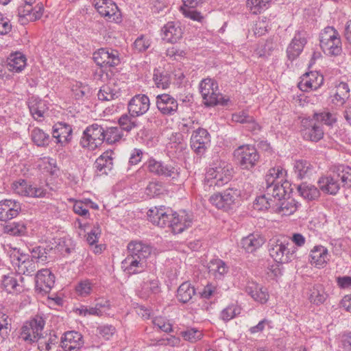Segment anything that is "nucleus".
<instances>
[{
    "label": "nucleus",
    "mask_w": 351,
    "mask_h": 351,
    "mask_svg": "<svg viewBox=\"0 0 351 351\" xmlns=\"http://www.w3.org/2000/svg\"><path fill=\"white\" fill-rule=\"evenodd\" d=\"M147 217L156 226L169 227L174 234L182 232L192 224L191 216L185 210L178 213L163 206L151 208L147 212Z\"/></svg>",
    "instance_id": "1"
},
{
    "label": "nucleus",
    "mask_w": 351,
    "mask_h": 351,
    "mask_svg": "<svg viewBox=\"0 0 351 351\" xmlns=\"http://www.w3.org/2000/svg\"><path fill=\"white\" fill-rule=\"evenodd\" d=\"M233 175L232 165L224 160H217L213 163L205 175V183L209 186L221 187L228 183Z\"/></svg>",
    "instance_id": "2"
},
{
    "label": "nucleus",
    "mask_w": 351,
    "mask_h": 351,
    "mask_svg": "<svg viewBox=\"0 0 351 351\" xmlns=\"http://www.w3.org/2000/svg\"><path fill=\"white\" fill-rule=\"evenodd\" d=\"M320 47L328 56H337L342 51L340 36L333 27H325L319 34Z\"/></svg>",
    "instance_id": "3"
},
{
    "label": "nucleus",
    "mask_w": 351,
    "mask_h": 351,
    "mask_svg": "<svg viewBox=\"0 0 351 351\" xmlns=\"http://www.w3.org/2000/svg\"><path fill=\"white\" fill-rule=\"evenodd\" d=\"M241 194L240 189L228 188L221 193L212 195L209 202L218 209L228 211L238 206Z\"/></svg>",
    "instance_id": "4"
},
{
    "label": "nucleus",
    "mask_w": 351,
    "mask_h": 351,
    "mask_svg": "<svg viewBox=\"0 0 351 351\" xmlns=\"http://www.w3.org/2000/svg\"><path fill=\"white\" fill-rule=\"evenodd\" d=\"M45 324L43 317L36 315L23 324L19 336V339L27 345L37 342L42 336Z\"/></svg>",
    "instance_id": "5"
},
{
    "label": "nucleus",
    "mask_w": 351,
    "mask_h": 351,
    "mask_svg": "<svg viewBox=\"0 0 351 351\" xmlns=\"http://www.w3.org/2000/svg\"><path fill=\"white\" fill-rule=\"evenodd\" d=\"M269 252L276 262L287 263L295 257L297 247L292 245L288 239H280L270 243Z\"/></svg>",
    "instance_id": "6"
},
{
    "label": "nucleus",
    "mask_w": 351,
    "mask_h": 351,
    "mask_svg": "<svg viewBox=\"0 0 351 351\" xmlns=\"http://www.w3.org/2000/svg\"><path fill=\"white\" fill-rule=\"evenodd\" d=\"M234 156L243 169L254 168L259 160L260 156L254 146L242 145L234 151Z\"/></svg>",
    "instance_id": "7"
},
{
    "label": "nucleus",
    "mask_w": 351,
    "mask_h": 351,
    "mask_svg": "<svg viewBox=\"0 0 351 351\" xmlns=\"http://www.w3.org/2000/svg\"><path fill=\"white\" fill-rule=\"evenodd\" d=\"M104 125L93 123L88 126L80 140L81 145L90 150H95L104 142Z\"/></svg>",
    "instance_id": "8"
},
{
    "label": "nucleus",
    "mask_w": 351,
    "mask_h": 351,
    "mask_svg": "<svg viewBox=\"0 0 351 351\" xmlns=\"http://www.w3.org/2000/svg\"><path fill=\"white\" fill-rule=\"evenodd\" d=\"M145 167L152 173L160 176L177 179L180 175V168L173 164H165L161 160H157L150 157L144 164Z\"/></svg>",
    "instance_id": "9"
},
{
    "label": "nucleus",
    "mask_w": 351,
    "mask_h": 351,
    "mask_svg": "<svg viewBox=\"0 0 351 351\" xmlns=\"http://www.w3.org/2000/svg\"><path fill=\"white\" fill-rule=\"evenodd\" d=\"M199 88L204 104L208 106L217 105L222 98L217 82L211 78L202 80Z\"/></svg>",
    "instance_id": "10"
},
{
    "label": "nucleus",
    "mask_w": 351,
    "mask_h": 351,
    "mask_svg": "<svg viewBox=\"0 0 351 351\" xmlns=\"http://www.w3.org/2000/svg\"><path fill=\"white\" fill-rule=\"evenodd\" d=\"M11 260L16 273L21 276L32 275L38 267L35 261L31 259L29 254L21 253L19 250L14 249Z\"/></svg>",
    "instance_id": "11"
},
{
    "label": "nucleus",
    "mask_w": 351,
    "mask_h": 351,
    "mask_svg": "<svg viewBox=\"0 0 351 351\" xmlns=\"http://www.w3.org/2000/svg\"><path fill=\"white\" fill-rule=\"evenodd\" d=\"M93 4L99 14L110 22L121 21L118 6L112 0H93Z\"/></svg>",
    "instance_id": "12"
},
{
    "label": "nucleus",
    "mask_w": 351,
    "mask_h": 351,
    "mask_svg": "<svg viewBox=\"0 0 351 351\" xmlns=\"http://www.w3.org/2000/svg\"><path fill=\"white\" fill-rule=\"evenodd\" d=\"M95 63L101 66H115L121 62L119 52L112 48H100L93 53Z\"/></svg>",
    "instance_id": "13"
},
{
    "label": "nucleus",
    "mask_w": 351,
    "mask_h": 351,
    "mask_svg": "<svg viewBox=\"0 0 351 351\" xmlns=\"http://www.w3.org/2000/svg\"><path fill=\"white\" fill-rule=\"evenodd\" d=\"M191 147L198 154H203L210 145V136L208 132L202 128L193 130L191 136Z\"/></svg>",
    "instance_id": "14"
},
{
    "label": "nucleus",
    "mask_w": 351,
    "mask_h": 351,
    "mask_svg": "<svg viewBox=\"0 0 351 351\" xmlns=\"http://www.w3.org/2000/svg\"><path fill=\"white\" fill-rule=\"evenodd\" d=\"M12 189L14 193L24 197H43L46 194V190L43 188L34 186L23 179L14 182Z\"/></svg>",
    "instance_id": "15"
},
{
    "label": "nucleus",
    "mask_w": 351,
    "mask_h": 351,
    "mask_svg": "<svg viewBox=\"0 0 351 351\" xmlns=\"http://www.w3.org/2000/svg\"><path fill=\"white\" fill-rule=\"evenodd\" d=\"M156 105L158 111L164 116H173L178 110V102L172 95L163 93L156 97Z\"/></svg>",
    "instance_id": "16"
},
{
    "label": "nucleus",
    "mask_w": 351,
    "mask_h": 351,
    "mask_svg": "<svg viewBox=\"0 0 351 351\" xmlns=\"http://www.w3.org/2000/svg\"><path fill=\"white\" fill-rule=\"evenodd\" d=\"M150 100L147 95L137 94L128 102V109L133 117H140L145 114L149 109Z\"/></svg>",
    "instance_id": "17"
},
{
    "label": "nucleus",
    "mask_w": 351,
    "mask_h": 351,
    "mask_svg": "<svg viewBox=\"0 0 351 351\" xmlns=\"http://www.w3.org/2000/svg\"><path fill=\"white\" fill-rule=\"evenodd\" d=\"M60 343L64 351H80L84 346V341L81 333L71 330L62 335Z\"/></svg>",
    "instance_id": "18"
},
{
    "label": "nucleus",
    "mask_w": 351,
    "mask_h": 351,
    "mask_svg": "<svg viewBox=\"0 0 351 351\" xmlns=\"http://www.w3.org/2000/svg\"><path fill=\"white\" fill-rule=\"evenodd\" d=\"M324 83V77L317 71H311L302 75L298 88L303 92L316 90Z\"/></svg>",
    "instance_id": "19"
},
{
    "label": "nucleus",
    "mask_w": 351,
    "mask_h": 351,
    "mask_svg": "<svg viewBox=\"0 0 351 351\" xmlns=\"http://www.w3.org/2000/svg\"><path fill=\"white\" fill-rule=\"evenodd\" d=\"M52 135L56 139V143L64 147L69 143L72 139V126L65 122H58L53 126Z\"/></svg>",
    "instance_id": "20"
},
{
    "label": "nucleus",
    "mask_w": 351,
    "mask_h": 351,
    "mask_svg": "<svg viewBox=\"0 0 351 351\" xmlns=\"http://www.w3.org/2000/svg\"><path fill=\"white\" fill-rule=\"evenodd\" d=\"M266 184L265 192L275 203L280 202L291 192V184L288 181H284L283 183L271 182Z\"/></svg>",
    "instance_id": "21"
},
{
    "label": "nucleus",
    "mask_w": 351,
    "mask_h": 351,
    "mask_svg": "<svg viewBox=\"0 0 351 351\" xmlns=\"http://www.w3.org/2000/svg\"><path fill=\"white\" fill-rule=\"evenodd\" d=\"M302 134L305 140L317 142L324 136V131L320 123L314 120H303Z\"/></svg>",
    "instance_id": "22"
},
{
    "label": "nucleus",
    "mask_w": 351,
    "mask_h": 351,
    "mask_svg": "<svg viewBox=\"0 0 351 351\" xmlns=\"http://www.w3.org/2000/svg\"><path fill=\"white\" fill-rule=\"evenodd\" d=\"M182 35L183 29L178 22H168L161 29L160 36L162 39L169 43L178 42L182 38Z\"/></svg>",
    "instance_id": "23"
},
{
    "label": "nucleus",
    "mask_w": 351,
    "mask_h": 351,
    "mask_svg": "<svg viewBox=\"0 0 351 351\" xmlns=\"http://www.w3.org/2000/svg\"><path fill=\"white\" fill-rule=\"evenodd\" d=\"M328 249L321 245H315L309 252V263L316 268H324L330 260Z\"/></svg>",
    "instance_id": "24"
},
{
    "label": "nucleus",
    "mask_w": 351,
    "mask_h": 351,
    "mask_svg": "<svg viewBox=\"0 0 351 351\" xmlns=\"http://www.w3.org/2000/svg\"><path fill=\"white\" fill-rule=\"evenodd\" d=\"M306 42V32L303 31L295 32L287 49L288 58L290 60H293L298 58L303 51Z\"/></svg>",
    "instance_id": "25"
},
{
    "label": "nucleus",
    "mask_w": 351,
    "mask_h": 351,
    "mask_svg": "<svg viewBox=\"0 0 351 351\" xmlns=\"http://www.w3.org/2000/svg\"><path fill=\"white\" fill-rule=\"evenodd\" d=\"M245 291L255 302L265 304L269 298L267 289L254 281L247 282Z\"/></svg>",
    "instance_id": "26"
},
{
    "label": "nucleus",
    "mask_w": 351,
    "mask_h": 351,
    "mask_svg": "<svg viewBox=\"0 0 351 351\" xmlns=\"http://www.w3.org/2000/svg\"><path fill=\"white\" fill-rule=\"evenodd\" d=\"M55 284V276L49 269L38 271L36 276V287L40 292H49Z\"/></svg>",
    "instance_id": "27"
},
{
    "label": "nucleus",
    "mask_w": 351,
    "mask_h": 351,
    "mask_svg": "<svg viewBox=\"0 0 351 351\" xmlns=\"http://www.w3.org/2000/svg\"><path fill=\"white\" fill-rule=\"evenodd\" d=\"M28 107L32 117L38 121L44 120L49 108L48 104L45 100L35 96L29 99Z\"/></svg>",
    "instance_id": "28"
},
{
    "label": "nucleus",
    "mask_w": 351,
    "mask_h": 351,
    "mask_svg": "<svg viewBox=\"0 0 351 351\" xmlns=\"http://www.w3.org/2000/svg\"><path fill=\"white\" fill-rule=\"evenodd\" d=\"M21 210L19 202L12 199L0 201V221H7L16 217Z\"/></svg>",
    "instance_id": "29"
},
{
    "label": "nucleus",
    "mask_w": 351,
    "mask_h": 351,
    "mask_svg": "<svg viewBox=\"0 0 351 351\" xmlns=\"http://www.w3.org/2000/svg\"><path fill=\"white\" fill-rule=\"evenodd\" d=\"M114 153L107 150L100 155L95 162L96 172L99 176L107 175L112 169Z\"/></svg>",
    "instance_id": "30"
},
{
    "label": "nucleus",
    "mask_w": 351,
    "mask_h": 351,
    "mask_svg": "<svg viewBox=\"0 0 351 351\" xmlns=\"http://www.w3.org/2000/svg\"><path fill=\"white\" fill-rule=\"evenodd\" d=\"M121 266L126 274L133 275L141 273L146 269L147 261L137 259V258L128 255L122 261Z\"/></svg>",
    "instance_id": "31"
},
{
    "label": "nucleus",
    "mask_w": 351,
    "mask_h": 351,
    "mask_svg": "<svg viewBox=\"0 0 351 351\" xmlns=\"http://www.w3.org/2000/svg\"><path fill=\"white\" fill-rule=\"evenodd\" d=\"M152 252V248L149 245L142 241H132L128 245V255L147 261Z\"/></svg>",
    "instance_id": "32"
},
{
    "label": "nucleus",
    "mask_w": 351,
    "mask_h": 351,
    "mask_svg": "<svg viewBox=\"0 0 351 351\" xmlns=\"http://www.w3.org/2000/svg\"><path fill=\"white\" fill-rule=\"evenodd\" d=\"M23 278L21 275H5L1 281L2 287L10 293H18L23 291Z\"/></svg>",
    "instance_id": "33"
},
{
    "label": "nucleus",
    "mask_w": 351,
    "mask_h": 351,
    "mask_svg": "<svg viewBox=\"0 0 351 351\" xmlns=\"http://www.w3.org/2000/svg\"><path fill=\"white\" fill-rule=\"evenodd\" d=\"M161 291L160 283L156 277H148L144 279L139 290V296L147 299L152 295H157Z\"/></svg>",
    "instance_id": "34"
},
{
    "label": "nucleus",
    "mask_w": 351,
    "mask_h": 351,
    "mask_svg": "<svg viewBox=\"0 0 351 351\" xmlns=\"http://www.w3.org/2000/svg\"><path fill=\"white\" fill-rule=\"evenodd\" d=\"M171 74L165 69L159 67L154 69L152 80L157 88L167 90L171 84Z\"/></svg>",
    "instance_id": "35"
},
{
    "label": "nucleus",
    "mask_w": 351,
    "mask_h": 351,
    "mask_svg": "<svg viewBox=\"0 0 351 351\" xmlns=\"http://www.w3.org/2000/svg\"><path fill=\"white\" fill-rule=\"evenodd\" d=\"M182 3L180 10L185 17L195 21H201L203 19L201 13L195 9L202 3V0H182Z\"/></svg>",
    "instance_id": "36"
},
{
    "label": "nucleus",
    "mask_w": 351,
    "mask_h": 351,
    "mask_svg": "<svg viewBox=\"0 0 351 351\" xmlns=\"http://www.w3.org/2000/svg\"><path fill=\"white\" fill-rule=\"evenodd\" d=\"M263 237L258 233L250 234L241 241V247L247 253H252L260 248L265 243Z\"/></svg>",
    "instance_id": "37"
},
{
    "label": "nucleus",
    "mask_w": 351,
    "mask_h": 351,
    "mask_svg": "<svg viewBox=\"0 0 351 351\" xmlns=\"http://www.w3.org/2000/svg\"><path fill=\"white\" fill-rule=\"evenodd\" d=\"M207 267L209 274L215 280H223L228 271L226 263L219 258L211 259Z\"/></svg>",
    "instance_id": "38"
},
{
    "label": "nucleus",
    "mask_w": 351,
    "mask_h": 351,
    "mask_svg": "<svg viewBox=\"0 0 351 351\" xmlns=\"http://www.w3.org/2000/svg\"><path fill=\"white\" fill-rule=\"evenodd\" d=\"M8 68L12 72L19 73L22 71L27 65V59L24 54L16 51L12 53L8 58Z\"/></svg>",
    "instance_id": "39"
},
{
    "label": "nucleus",
    "mask_w": 351,
    "mask_h": 351,
    "mask_svg": "<svg viewBox=\"0 0 351 351\" xmlns=\"http://www.w3.org/2000/svg\"><path fill=\"white\" fill-rule=\"evenodd\" d=\"M298 209L297 203L294 199H287L276 203L274 212L282 216H289Z\"/></svg>",
    "instance_id": "40"
},
{
    "label": "nucleus",
    "mask_w": 351,
    "mask_h": 351,
    "mask_svg": "<svg viewBox=\"0 0 351 351\" xmlns=\"http://www.w3.org/2000/svg\"><path fill=\"white\" fill-rule=\"evenodd\" d=\"M318 185L323 192L330 195L337 194L340 189L338 181L330 176H324L319 178Z\"/></svg>",
    "instance_id": "41"
},
{
    "label": "nucleus",
    "mask_w": 351,
    "mask_h": 351,
    "mask_svg": "<svg viewBox=\"0 0 351 351\" xmlns=\"http://www.w3.org/2000/svg\"><path fill=\"white\" fill-rule=\"evenodd\" d=\"M350 97V88L347 83L340 82L335 87L332 101L337 106H342Z\"/></svg>",
    "instance_id": "42"
},
{
    "label": "nucleus",
    "mask_w": 351,
    "mask_h": 351,
    "mask_svg": "<svg viewBox=\"0 0 351 351\" xmlns=\"http://www.w3.org/2000/svg\"><path fill=\"white\" fill-rule=\"evenodd\" d=\"M195 294L194 287L189 282L182 283L177 290V299L182 303L189 302Z\"/></svg>",
    "instance_id": "43"
},
{
    "label": "nucleus",
    "mask_w": 351,
    "mask_h": 351,
    "mask_svg": "<svg viewBox=\"0 0 351 351\" xmlns=\"http://www.w3.org/2000/svg\"><path fill=\"white\" fill-rule=\"evenodd\" d=\"M327 298V293L321 285L313 286L308 291L309 301L315 305L323 304Z\"/></svg>",
    "instance_id": "44"
},
{
    "label": "nucleus",
    "mask_w": 351,
    "mask_h": 351,
    "mask_svg": "<svg viewBox=\"0 0 351 351\" xmlns=\"http://www.w3.org/2000/svg\"><path fill=\"white\" fill-rule=\"evenodd\" d=\"M44 8L42 3H38L34 8L28 7V10L19 9V14L21 17L27 20L34 21L40 19L43 14Z\"/></svg>",
    "instance_id": "45"
},
{
    "label": "nucleus",
    "mask_w": 351,
    "mask_h": 351,
    "mask_svg": "<svg viewBox=\"0 0 351 351\" xmlns=\"http://www.w3.org/2000/svg\"><path fill=\"white\" fill-rule=\"evenodd\" d=\"M333 172L341 180L343 186H351V168L344 165H338L334 167Z\"/></svg>",
    "instance_id": "46"
},
{
    "label": "nucleus",
    "mask_w": 351,
    "mask_h": 351,
    "mask_svg": "<svg viewBox=\"0 0 351 351\" xmlns=\"http://www.w3.org/2000/svg\"><path fill=\"white\" fill-rule=\"evenodd\" d=\"M287 175L286 170L281 166H277L271 168L268 173L266 175L265 181L266 182H280L283 183L285 180Z\"/></svg>",
    "instance_id": "47"
},
{
    "label": "nucleus",
    "mask_w": 351,
    "mask_h": 351,
    "mask_svg": "<svg viewBox=\"0 0 351 351\" xmlns=\"http://www.w3.org/2000/svg\"><path fill=\"white\" fill-rule=\"evenodd\" d=\"M298 192L302 197L308 200L316 199L319 195V190L313 185L302 183L298 186Z\"/></svg>",
    "instance_id": "48"
},
{
    "label": "nucleus",
    "mask_w": 351,
    "mask_h": 351,
    "mask_svg": "<svg viewBox=\"0 0 351 351\" xmlns=\"http://www.w3.org/2000/svg\"><path fill=\"white\" fill-rule=\"evenodd\" d=\"M4 232L13 236H22L27 232V226L23 221H14L4 226Z\"/></svg>",
    "instance_id": "49"
},
{
    "label": "nucleus",
    "mask_w": 351,
    "mask_h": 351,
    "mask_svg": "<svg viewBox=\"0 0 351 351\" xmlns=\"http://www.w3.org/2000/svg\"><path fill=\"white\" fill-rule=\"evenodd\" d=\"M275 204L276 203L273 201V199L269 197L265 191L263 195L256 198L254 206L255 209L258 210H265L270 208L271 211L274 212Z\"/></svg>",
    "instance_id": "50"
},
{
    "label": "nucleus",
    "mask_w": 351,
    "mask_h": 351,
    "mask_svg": "<svg viewBox=\"0 0 351 351\" xmlns=\"http://www.w3.org/2000/svg\"><path fill=\"white\" fill-rule=\"evenodd\" d=\"M31 136L33 142L38 146L45 147L49 145V135L38 128L32 130Z\"/></svg>",
    "instance_id": "51"
},
{
    "label": "nucleus",
    "mask_w": 351,
    "mask_h": 351,
    "mask_svg": "<svg viewBox=\"0 0 351 351\" xmlns=\"http://www.w3.org/2000/svg\"><path fill=\"white\" fill-rule=\"evenodd\" d=\"M311 165L306 160H298L295 162L293 169L297 176L302 179L311 172Z\"/></svg>",
    "instance_id": "52"
},
{
    "label": "nucleus",
    "mask_w": 351,
    "mask_h": 351,
    "mask_svg": "<svg viewBox=\"0 0 351 351\" xmlns=\"http://www.w3.org/2000/svg\"><path fill=\"white\" fill-rule=\"evenodd\" d=\"M104 141L108 144H112L119 141L122 138V133L118 127H104Z\"/></svg>",
    "instance_id": "53"
},
{
    "label": "nucleus",
    "mask_w": 351,
    "mask_h": 351,
    "mask_svg": "<svg viewBox=\"0 0 351 351\" xmlns=\"http://www.w3.org/2000/svg\"><path fill=\"white\" fill-rule=\"evenodd\" d=\"M28 251L30 253V258L35 261V263H38L39 261L44 262L47 258V252L44 247L36 245V244H30L27 246Z\"/></svg>",
    "instance_id": "54"
},
{
    "label": "nucleus",
    "mask_w": 351,
    "mask_h": 351,
    "mask_svg": "<svg viewBox=\"0 0 351 351\" xmlns=\"http://www.w3.org/2000/svg\"><path fill=\"white\" fill-rule=\"evenodd\" d=\"M151 45L152 40L149 36L141 35L133 43L132 49L135 53H142L148 49Z\"/></svg>",
    "instance_id": "55"
},
{
    "label": "nucleus",
    "mask_w": 351,
    "mask_h": 351,
    "mask_svg": "<svg viewBox=\"0 0 351 351\" xmlns=\"http://www.w3.org/2000/svg\"><path fill=\"white\" fill-rule=\"evenodd\" d=\"M71 91L75 99H81L90 94V87L80 82H75L71 86Z\"/></svg>",
    "instance_id": "56"
},
{
    "label": "nucleus",
    "mask_w": 351,
    "mask_h": 351,
    "mask_svg": "<svg viewBox=\"0 0 351 351\" xmlns=\"http://www.w3.org/2000/svg\"><path fill=\"white\" fill-rule=\"evenodd\" d=\"M93 289V283L90 280L85 279L80 280L75 286V292L77 295L87 297L90 295Z\"/></svg>",
    "instance_id": "57"
},
{
    "label": "nucleus",
    "mask_w": 351,
    "mask_h": 351,
    "mask_svg": "<svg viewBox=\"0 0 351 351\" xmlns=\"http://www.w3.org/2000/svg\"><path fill=\"white\" fill-rule=\"evenodd\" d=\"M119 95V92L108 85L101 86L97 93L98 99L103 101H111Z\"/></svg>",
    "instance_id": "58"
},
{
    "label": "nucleus",
    "mask_w": 351,
    "mask_h": 351,
    "mask_svg": "<svg viewBox=\"0 0 351 351\" xmlns=\"http://www.w3.org/2000/svg\"><path fill=\"white\" fill-rule=\"evenodd\" d=\"M181 336L185 341L194 343L201 339L203 337V333L201 330L196 328H187L186 330L180 332Z\"/></svg>",
    "instance_id": "59"
},
{
    "label": "nucleus",
    "mask_w": 351,
    "mask_h": 351,
    "mask_svg": "<svg viewBox=\"0 0 351 351\" xmlns=\"http://www.w3.org/2000/svg\"><path fill=\"white\" fill-rule=\"evenodd\" d=\"M10 326L8 316L2 310H0V343L8 337Z\"/></svg>",
    "instance_id": "60"
},
{
    "label": "nucleus",
    "mask_w": 351,
    "mask_h": 351,
    "mask_svg": "<svg viewBox=\"0 0 351 351\" xmlns=\"http://www.w3.org/2000/svg\"><path fill=\"white\" fill-rule=\"evenodd\" d=\"M240 313V308L234 304L229 305L223 308L220 314V317L224 322H228Z\"/></svg>",
    "instance_id": "61"
},
{
    "label": "nucleus",
    "mask_w": 351,
    "mask_h": 351,
    "mask_svg": "<svg viewBox=\"0 0 351 351\" xmlns=\"http://www.w3.org/2000/svg\"><path fill=\"white\" fill-rule=\"evenodd\" d=\"M131 115L123 114L119 119V123L122 130L130 132L137 126L136 121Z\"/></svg>",
    "instance_id": "62"
},
{
    "label": "nucleus",
    "mask_w": 351,
    "mask_h": 351,
    "mask_svg": "<svg viewBox=\"0 0 351 351\" xmlns=\"http://www.w3.org/2000/svg\"><path fill=\"white\" fill-rule=\"evenodd\" d=\"M88 208V205H87L86 199L84 201H74L73 209L75 214L87 218L89 217Z\"/></svg>",
    "instance_id": "63"
},
{
    "label": "nucleus",
    "mask_w": 351,
    "mask_h": 351,
    "mask_svg": "<svg viewBox=\"0 0 351 351\" xmlns=\"http://www.w3.org/2000/svg\"><path fill=\"white\" fill-rule=\"evenodd\" d=\"M154 326L158 327L160 330L169 332L172 330V325L166 318L162 317H156L153 321Z\"/></svg>",
    "instance_id": "64"
}]
</instances>
